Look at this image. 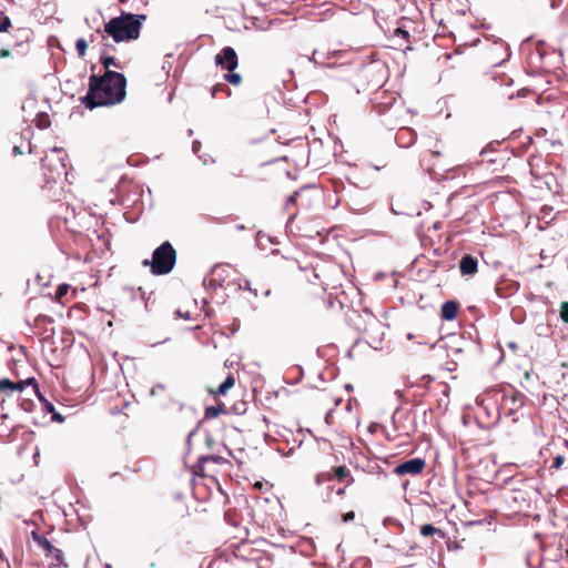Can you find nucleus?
Segmentation results:
<instances>
[{
  "label": "nucleus",
  "instance_id": "obj_1",
  "mask_svg": "<svg viewBox=\"0 0 568 568\" xmlns=\"http://www.w3.org/2000/svg\"><path fill=\"white\" fill-rule=\"evenodd\" d=\"M126 97V78L123 73L106 70L104 74H91L89 89L81 98L87 109L110 106L121 103Z\"/></svg>",
  "mask_w": 568,
  "mask_h": 568
},
{
  "label": "nucleus",
  "instance_id": "obj_2",
  "mask_svg": "<svg viewBox=\"0 0 568 568\" xmlns=\"http://www.w3.org/2000/svg\"><path fill=\"white\" fill-rule=\"evenodd\" d=\"M144 14L122 13L104 23L103 32L116 43L136 40L140 37Z\"/></svg>",
  "mask_w": 568,
  "mask_h": 568
},
{
  "label": "nucleus",
  "instance_id": "obj_3",
  "mask_svg": "<svg viewBox=\"0 0 568 568\" xmlns=\"http://www.w3.org/2000/svg\"><path fill=\"white\" fill-rule=\"evenodd\" d=\"M176 263V251L170 242H163L152 254V260H144L143 266H150L152 274H169Z\"/></svg>",
  "mask_w": 568,
  "mask_h": 568
},
{
  "label": "nucleus",
  "instance_id": "obj_4",
  "mask_svg": "<svg viewBox=\"0 0 568 568\" xmlns=\"http://www.w3.org/2000/svg\"><path fill=\"white\" fill-rule=\"evenodd\" d=\"M67 154L61 149L54 148L42 158V169L47 182L55 181L67 174Z\"/></svg>",
  "mask_w": 568,
  "mask_h": 568
},
{
  "label": "nucleus",
  "instance_id": "obj_5",
  "mask_svg": "<svg viewBox=\"0 0 568 568\" xmlns=\"http://www.w3.org/2000/svg\"><path fill=\"white\" fill-rule=\"evenodd\" d=\"M31 386L32 389L30 392V395H36L39 397L40 400L44 403L45 410L49 413H54V406L44 399L42 395L40 394L39 385L34 377H29L27 379H21L18 382H12L8 378L0 379V392L2 393H24L26 388Z\"/></svg>",
  "mask_w": 568,
  "mask_h": 568
},
{
  "label": "nucleus",
  "instance_id": "obj_6",
  "mask_svg": "<svg viewBox=\"0 0 568 568\" xmlns=\"http://www.w3.org/2000/svg\"><path fill=\"white\" fill-rule=\"evenodd\" d=\"M425 467H426L425 459H423L420 457H416V458H413V459H409V460L398 464L394 468L393 471L397 476H405V475L417 476L423 473Z\"/></svg>",
  "mask_w": 568,
  "mask_h": 568
},
{
  "label": "nucleus",
  "instance_id": "obj_7",
  "mask_svg": "<svg viewBox=\"0 0 568 568\" xmlns=\"http://www.w3.org/2000/svg\"><path fill=\"white\" fill-rule=\"evenodd\" d=\"M32 537H33V540L38 544V546L41 547L45 551L47 557H52L57 561V565H59V566H61V565L67 566V564L64 562V556H63L62 550H60L59 548H55L49 541L48 538H45L42 535H39L36 531H32Z\"/></svg>",
  "mask_w": 568,
  "mask_h": 568
},
{
  "label": "nucleus",
  "instance_id": "obj_8",
  "mask_svg": "<svg viewBox=\"0 0 568 568\" xmlns=\"http://www.w3.org/2000/svg\"><path fill=\"white\" fill-rule=\"evenodd\" d=\"M215 63L217 65H221L229 72L234 71L239 64V59L235 50L231 47L223 48L222 51L219 54H216Z\"/></svg>",
  "mask_w": 568,
  "mask_h": 568
},
{
  "label": "nucleus",
  "instance_id": "obj_9",
  "mask_svg": "<svg viewBox=\"0 0 568 568\" xmlns=\"http://www.w3.org/2000/svg\"><path fill=\"white\" fill-rule=\"evenodd\" d=\"M459 271L463 275H475L478 271V260L470 254H466L459 261Z\"/></svg>",
  "mask_w": 568,
  "mask_h": 568
},
{
  "label": "nucleus",
  "instance_id": "obj_10",
  "mask_svg": "<svg viewBox=\"0 0 568 568\" xmlns=\"http://www.w3.org/2000/svg\"><path fill=\"white\" fill-rule=\"evenodd\" d=\"M459 310V304L455 301H447L442 305L440 316L445 321H453L456 318Z\"/></svg>",
  "mask_w": 568,
  "mask_h": 568
},
{
  "label": "nucleus",
  "instance_id": "obj_11",
  "mask_svg": "<svg viewBox=\"0 0 568 568\" xmlns=\"http://www.w3.org/2000/svg\"><path fill=\"white\" fill-rule=\"evenodd\" d=\"M207 462H213V463H216V464H222V463H224L226 460L223 457H221V456H214V455L201 456L199 458L197 465L194 467V474H196L199 476H205L204 464L207 463Z\"/></svg>",
  "mask_w": 568,
  "mask_h": 568
},
{
  "label": "nucleus",
  "instance_id": "obj_12",
  "mask_svg": "<svg viewBox=\"0 0 568 568\" xmlns=\"http://www.w3.org/2000/svg\"><path fill=\"white\" fill-rule=\"evenodd\" d=\"M234 384L235 377L232 373H230L219 387L210 388L209 392L214 396L226 395V393L234 386Z\"/></svg>",
  "mask_w": 568,
  "mask_h": 568
},
{
  "label": "nucleus",
  "instance_id": "obj_13",
  "mask_svg": "<svg viewBox=\"0 0 568 568\" xmlns=\"http://www.w3.org/2000/svg\"><path fill=\"white\" fill-rule=\"evenodd\" d=\"M333 476H335V479L338 481H346L347 485L354 483L351 470L345 465L333 467Z\"/></svg>",
  "mask_w": 568,
  "mask_h": 568
},
{
  "label": "nucleus",
  "instance_id": "obj_14",
  "mask_svg": "<svg viewBox=\"0 0 568 568\" xmlns=\"http://www.w3.org/2000/svg\"><path fill=\"white\" fill-rule=\"evenodd\" d=\"M443 152L439 150H427L423 153V161L429 163V170L434 171L437 163L434 161L435 159L442 158Z\"/></svg>",
  "mask_w": 568,
  "mask_h": 568
},
{
  "label": "nucleus",
  "instance_id": "obj_15",
  "mask_svg": "<svg viewBox=\"0 0 568 568\" xmlns=\"http://www.w3.org/2000/svg\"><path fill=\"white\" fill-rule=\"evenodd\" d=\"M223 413H226L225 405L223 403H217L215 406H207L205 408L204 418H215Z\"/></svg>",
  "mask_w": 568,
  "mask_h": 568
},
{
  "label": "nucleus",
  "instance_id": "obj_16",
  "mask_svg": "<svg viewBox=\"0 0 568 568\" xmlns=\"http://www.w3.org/2000/svg\"><path fill=\"white\" fill-rule=\"evenodd\" d=\"M100 62L104 67L105 71L110 70L109 69L110 67H115V68H119V69L122 68L121 63L114 57L105 54V50H103L101 52Z\"/></svg>",
  "mask_w": 568,
  "mask_h": 568
},
{
  "label": "nucleus",
  "instance_id": "obj_17",
  "mask_svg": "<svg viewBox=\"0 0 568 568\" xmlns=\"http://www.w3.org/2000/svg\"><path fill=\"white\" fill-rule=\"evenodd\" d=\"M419 531L420 535L424 537H433L435 535L439 536L440 538L445 537V534L440 529L436 528L430 524L423 525Z\"/></svg>",
  "mask_w": 568,
  "mask_h": 568
},
{
  "label": "nucleus",
  "instance_id": "obj_18",
  "mask_svg": "<svg viewBox=\"0 0 568 568\" xmlns=\"http://www.w3.org/2000/svg\"><path fill=\"white\" fill-rule=\"evenodd\" d=\"M150 395L152 397L160 396L164 400H171V395L169 394L166 386L163 384H158L153 386L150 390Z\"/></svg>",
  "mask_w": 568,
  "mask_h": 568
},
{
  "label": "nucleus",
  "instance_id": "obj_19",
  "mask_svg": "<svg viewBox=\"0 0 568 568\" xmlns=\"http://www.w3.org/2000/svg\"><path fill=\"white\" fill-rule=\"evenodd\" d=\"M17 393H18V400H20V406H21V408H22L24 412H28V413L32 412V410H33V408H34V402H33V399H32V398H30V397H23V396H22V393H19V392H17Z\"/></svg>",
  "mask_w": 568,
  "mask_h": 568
},
{
  "label": "nucleus",
  "instance_id": "obj_20",
  "mask_svg": "<svg viewBox=\"0 0 568 568\" xmlns=\"http://www.w3.org/2000/svg\"><path fill=\"white\" fill-rule=\"evenodd\" d=\"M75 49H77L78 55L80 58H84L87 55L88 41L84 38H79L75 42Z\"/></svg>",
  "mask_w": 568,
  "mask_h": 568
},
{
  "label": "nucleus",
  "instance_id": "obj_21",
  "mask_svg": "<svg viewBox=\"0 0 568 568\" xmlns=\"http://www.w3.org/2000/svg\"><path fill=\"white\" fill-rule=\"evenodd\" d=\"M335 479V476H333V468L331 470H327V471H322L320 474H317L316 476V484L317 485H321L325 481H331Z\"/></svg>",
  "mask_w": 568,
  "mask_h": 568
},
{
  "label": "nucleus",
  "instance_id": "obj_22",
  "mask_svg": "<svg viewBox=\"0 0 568 568\" xmlns=\"http://www.w3.org/2000/svg\"><path fill=\"white\" fill-rule=\"evenodd\" d=\"M98 38H101V41L103 42L105 48L112 47L108 43V34H105L104 32L102 33L100 29H98L95 33L90 34V42L94 43Z\"/></svg>",
  "mask_w": 568,
  "mask_h": 568
},
{
  "label": "nucleus",
  "instance_id": "obj_23",
  "mask_svg": "<svg viewBox=\"0 0 568 568\" xmlns=\"http://www.w3.org/2000/svg\"><path fill=\"white\" fill-rule=\"evenodd\" d=\"M219 92H224L227 95L231 94V90L225 84H223V83H217V84L212 87V89H211V97L215 98Z\"/></svg>",
  "mask_w": 568,
  "mask_h": 568
},
{
  "label": "nucleus",
  "instance_id": "obj_24",
  "mask_svg": "<svg viewBox=\"0 0 568 568\" xmlns=\"http://www.w3.org/2000/svg\"><path fill=\"white\" fill-rule=\"evenodd\" d=\"M69 290H70L69 284H60L55 290V300L58 302H61L62 298L68 294Z\"/></svg>",
  "mask_w": 568,
  "mask_h": 568
},
{
  "label": "nucleus",
  "instance_id": "obj_25",
  "mask_svg": "<svg viewBox=\"0 0 568 568\" xmlns=\"http://www.w3.org/2000/svg\"><path fill=\"white\" fill-rule=\"evenodd\" d=\"M224 79L233 85H239L242 81L241 74L235 73L234 71L226 73Z\"/></svg>",
  "mask_w": 568,
  "mask_h": 568
},
{
  "label": "nucleus",
  "instance_id": "obj_26",
  "mask_svg": "<svg viewBox=\"0 0 568 568\" xmlns=\"http://www.w3.org/2000/svg\"><path fill=\"white\" fill-rule=\"evenodd\" d=\"M559 316L564 323L568 324V302H561Z\"/></svg>",
  "mask_w": 568,
  "mask_h": 568
},
{
  "label": "nucleus",
  "instance_id": "obj_27",
  "mask_svg": "<svg viewBox=\"0 0 568 568\" xmlns=\"http://www.w3.org/2000/svg\"><path fill=\"white\" fill-rule=\"evenodd\" d=\"M11 27V20L8 17L0 19V32H6Z\"/></svg>",
  "mask_w": 568,
  "mask_h": 568
},
{
  "label": "nucleus",
  "instance_id": "obj_28",
  "mask_svg": "<svg viewBox=\"0 0 568 568\" xmlns=\"http://www.w3.org/2000/svg\"><path fill=\"white\" fill-rule=\"evenodd\" d=\"M298 196H300L298 191H295L292 195L288 196V199L286 201V205H285L287 210H290L291 205H294L296 203Z\"/></svg>",
  "mask_w": 568,
  "mask_h": 568
},
{
  "label": "nucleus",
  "instance_id": "obj_29",
  "mask_svg": "<svg viewBox=\"0 0 568 568\" xmlns=\"http://www.w3.org/2000/svg\"><path fill=\"white\" fill-rule=\"evenodd\" d=\"M565 462V458L564 456L561 455H557L554 460H552V465H551V468L554 469H559L561 467V465L564 464Z\"/></svg>",
  "mask_w": 568,
  "mask_h": 568
},
{
  "label": "nucleus",
  "instance_id": "obj_30",
  "mask_svg": "<svg viewBox=\"0 0 568 568\" xmlns=\"http://www.w3.org/2000/svg\"><path fill=\"white\" fill-rule=\"evenodd\" d=\"M395 36L397 37H402L403 39L407 40L408 41V38H409V33L406 31V30H403L400 28H397L395 30Z\"/></svg>",
  "mask_w": 568,
  "mask_h": 568
},
{
  "label": "nucleus",
  "instance_id": "obj_31",
  "mask_svg": "<svg viewBox=\"0 0 568 568\" xmlns=\"http://www.w3.org/2000/svg\"><path fill=\"white\" fill-rule=\"evenodd\" d=\"M354 518H355V513L354 511L345 513L342 516V519H343L344 523L352 521V520H354Z\"/></svg>",
  "mask_w": 568,
  "mask_h": 568
},
{
  "label": "nucleus",
  "instance_id": "obj_32",
  "mask_svg": "<svg viewBox=\"0 0 568 568\" xmlns=\"http://www.w3.org/2000/svg\"><path fill=\"white\" fill-rule=\"evenodd\" d=\"M49 124H50V121L48 120L47 116H44V119H39V122H38L39 128L44 129V128L49 126Z\"/></svg>",
  "mask_w": 568,
  "mask_h": 568
},
{
  "label": "nucleus",
  "instance_id": "obj_33",
  "mask_svg": "<svg viewBox=\"0 0 568 568\" xmlns=\"http://www.w3.org/2000/svg\"><path fill=\"white\" fill-rule=\"evenodd\" d=\"M11 55V52L7 48L0 49V58H9Z\"/></svg>",
  "mask_w": 568,
  "mask_h": 568
},
{
  "label": "nucleus",
  "instance_id": "obj_34",
  "mask_svg": "<svg viewBox=\"0 0 568 568\" xmlns=\"http://www.w3.org/2000/svg\"><path fill=\"white\" fill-rule=\"evenodd\" d=\"M47 322H50L49 317L48 316H38L36 318V324H40V323H47Z\"/></svg>",
  "mask_w": 568,
  "mask_h": 568
},
{
  "label": "nucleus",
  "instance_id": "obj_35",
  "mask_svg": "<svg viewBox=\"0 0 568 568\" xmlns=\"http://www.w3.org/2000/svg\"><path fill=\"white\" fill-rule=\"evenodd\" d=\"M52 418L54 420H58V422H62L63 420V417L60 414H58V413H53Z\"/></svg>",
  "mask_w": 568,
  "mask_h": 568
},
{
  "label": "nucleus",
  "instance_id": "obj_36",
  "mask_svg": "<svg viewBox=\"0 0 568 568\" xmlns=\"http://www.w3.org/2000/svg\"><path fill=\"white\" fill-rule=\"evenodd\" d=\"M13 152L17 153V154H21V151H20L19 146H14Z\"/></svg>",
  "mask_w": 568,
  "mask_h": 568
},
{
  "label": "nucleus",
  "instance_id": "obj_37",
  "mask_svg": "<svg viewBox=\"0 0 568 568\" xmlns=\"http://www.w3.org/2000/svg\"><path fill=\"white\" fill-rule=\"evenodd\" d=\"M316 53H317L316 51H314V52H313V59H314V61H316V58H315V57H316Z\"/></svg>",
  "mask_w": 568,
  "mask_h": 568
},
{
  "label": "nucleus",
  "instance_id": "obj_38",
  "mask_svg": "<svg viewBox=\"0 0 568 568\" xmlns=\"http://www.w3.org/2000/svg\"><path fill=\"white\" fill-rule=\"evenodd\" d=\"M509 347H510V348H515V347H516V345H515L514 343H510V344H509Z\"/></svg>",
  "mask_w": 568,
  "mask_h": 568
},
{
  "label": "nucleus",
  "instance_id": "obj_39",
  "mask_svg": "<svg viewBox=\"0 0 568 568\" xmlns=\"http://www.w3.org/2000/svg\"><path fill=\"white\" fill-rule=\"evenodd\" d=\"M337 494H338V495L344 494V489H339V490L337 491Z\"/></svg>",
  "mask_w": 568,
  "mask_h": 568
},
{
  "label": "nucleus",
  "instance_id": "obj_40",
  "mask_svg": "<svg viewBox=\"0 0 568 568\" xmlns=\"http://www.w3.org/2000/svg\"><path fill=\"white\" fill-rule=\"evenodd\" d=\"M126 1H128V0H120V2H121V3H124V2H126Z\"/></svg>",
  "mask_w": 568,
  "mask_h": 568
}]
</instances>
